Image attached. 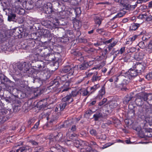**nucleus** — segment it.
Listing matches in <instances>:
<instances>
[{
    "label": "nucleus",
    "instance_id": "50",
    "mask_svg": "<svg viewBox=\"0 0 152 152\" xmlns=\"http://www.w3.org/2000/svg\"><path fill=\"white\" fill-rule=\"evenodd\" d=\"M90 134L93 136H96L97 135L96 131L95 129H92L90 131Z\"/></svg>",
    "mask_w": 152,
    "mask_h": 152
},
{
    "label": "nucleus",
    "instance_id": "31",
    "mask_svg": "<svg viewBox=\"0 0 152 152\" xmlns=\"http://www.w3.org/2000/svg\"><path fill=\"white\" fill-rule=\"evenodd\" d=\"M70 99H71L70 101L71 102H73V99L71 98V96L70 95V94L69 95H67L62 99L63 102H64L68 101Z\"/></svg>",
    "mask_w": 152,
    "mask_h": 152
},
{
    "label": "nucleus",
    "instance_id": "35",
    "mask_svg": "<svg viewBox=\"0 0 152 152\" xmlns=\"http://www.w3.org/2000/svg\"><path fill=\"white\" fill-rule=\"evenodd\" d=\"M42 94L41 91L40 89H36L34 92V98H36Z\"/></svg>",
    "mask_w": 152,
    "mask_h": 152
},
{
    "label": "nucleus",
    "instance_id": "17",
    "mask_svg": "<svg viewBox=\"0 0 152 152\" xmlns=\"http://www.w3.org/2000/svg\"><path fill=\"white\" fill-rule=\"evenodd\" d=\"M74 124L73 120H68L65 121L64 123V127L65 128L69 127V128Z\"/></svg>",
    "mask_w": 152,
    "mask_h": 152
},
{
    "label": "nucleus",
    "instance_id": "60",
    "mask_svg": "<svg viewBox=\"0 0 152 152\" xmlns=\"http://www.w3.org/2000/svg\"><path fill=\"white\" fill-rule=\"evenodd\" d=\"M137 37V35H135L133 36L132 37L129 38V40H130L131 41L133 42L135 40Z\"/></svg>",
    "mask_w": 152,
    "mask_h": 152
},
{
    "label": "nucleus",
    "instance_id": "16",
    "mask_svg": "<svg viewBox=\"0 0 152 152\" xmlns=\"http://www.w3.org/2000/svg\"><path fill=\"white\" fill-rule=\"evenodd\" d=\"M145 96V102H146L149 105H152V95L146 94Z\"/></svg>",
    "mask_w": 152,
    "mask_h": 152
},
{
    "label": "nucleus",
    "instance_id": "6",
    "mask_svg": "<svg viewBox=\"0 0 152 152\" xmlns=\"http://www.w3.org/2000/svg\"><path fill=\"white\" fill-rule=\"evenodd\" d=\"M30 63L26 62L20 63L18 65V68L22 72L25 73L30 66Z\"/></svg>",
    "mask_w": 152,
    "mask_h": 152
},
{
    "label": "nucleus",
    "instance_id": "11",
    "mask_svg": "<svg viewBox=\"0 0 152 152\" xmlns=\"http://www.w3.org/2000/svg\"><path fill=\"white\" fill-rule=\"evenodd\" d=\"M127 0H121L119 3L123 7V9L129 10L131 7V5L126 3Z\"/></svg>",
    "mask_w": 152,
    "mask_h": 152
},
{
    "label": "nucleus",
    "instance_id": "12",
    "mask_svg": "<svg viewBox=\"0 0 152 152\" xmlns=\"http://www.w3.org/2000/svg\"><path fill=\"white\" fill-rule=\"evenodd\" d=\"M46 101V100L45 99H43V101L42 100L39 101L37 104V107L39 108V109H44V108L48 105Z\"/></svg>",
    "mask_w": 152,
    "mask_h": 152
},
{
    "label": "nucleus",
    "instance_id": "53",
    "mask_svg": "<svg viewBox=\"0 0 152 152\" xmlns=\"http://www.w3.org/2000/svg\"><path fill=\"white\" fill-rule=\"evenodd\" d=\"M74 145L77 147H79L81 145L80 142L79 140H75L74 142Z\"/></svg>",
    "mask_w": 152,
    "mask_h": 152
},
{
    "label": "nucleus",
    "instance_id": "55",
    "mask_svg": "<svg viewBox=\"0 0 152 152\" xmlns=\"http://www.w3.org/2000/svg\"><path fill=\"white\" fill-rule=\"evenodd\" d=\"M112 123V122L110 121H108L107 122L105 123H103L102 124V127L104 128L105 126H106V125H109L111 124Z\"/></svg>",
    "mask_w": 152,
    "mask_h": 152
},
{
    "label": "nucleus",
    "instance_id": "40",
    "mask_svg": "<svg viewBox=\"0 0 152 152\" xmlns=\"http://www.w3.org/2000/svg\"><path fill=\"white\" fill-rule=\"evenodd\" d=\"M16 12L20 15H23L25 12V10L23 8H18L16 10Z\"/></svg>",
    "mask_w": 152,
    "mask_h": 152
},
{
    "label": "nucleus",
    "instance_id": "3",
    "mask_svg": "<svg viewBox=\"0 0 152 152\" xmlns=\"http://www.w3.org/2000/svg\"><path fill=\"white\" fill-rule=\"evenodd\" d=\"M74 68L73 65L72 64L65 66L60 70L61 74H66L68 75H65L64 76L66 77L68 76H71L74 72Z\"/></svg>",
    "mask_w": 152,
    "mask_h": 152
},
{
    "label": "nucleus",
    "instance_id": "29",
    "mask_svg": "<svg viewBox=\"0 0 152 152\" xmlns=\"http://www.w3.org/2000/svg\"><path fill=\"white\" fill-rule=\"evenodd\" d=\"M103 117L102 114L101 113H97L93 115V117L94 118L95 120L97 121L98 120L99 118Z\"/></svg>",
    "mask_w": 152,
    "mask_h": 152
},
{
    "label": "nucleus",
    "instance_id": "24",
    "mask_svg": "<svg viewBox=\"0 0 152 152\" xmlns=\"http://www.w3.org/2000/svg\"><path fill=\"white\" fill-rule=\"evenodd\" d=\"M16 15L12 13H10L8 15V20L9 21H13L15 19Z\"/></svg>",
    "mask_w": 152,
    "mask_h": 152
},
{
    "label": "nucleus",
    "instance_id": "38",
    "mask_svg": "<svg viewBox=\"0 0 152 152\" xmlns=\"http://www.w3.org/2000/svg\"><path fill=\"white\" fill-rule=\"evenodd\" d=\"M137 114L139 116H144V110L142 107H140L138 109V111L137 112Z\"/></svg>",
    "mask_w": 152,
    "mask_h": 152
},
{
    "label": "nucleus",
    "instance_id": "32",
    "mask_svg": "<svg viewBox=\"0 0 152 152\" xmlns=\"http://www.w3.org/2000/svg\"><path fill=\"white\" fill-rule=\"evenodd\" d=\"M126 13V12L122 11V12H119L118 14L117 15L115 16L113 18L112 20H114V19L117 18H120L122 17Z\"/></svg>",
    "mask_w": 152,
    "mask_h": 152
},
{
    "label": "nucleus",
    "instance_id": "57",
    "mask_svg": "<svg viewBox=\"0 0 152 152\" xmlns=\"http://www.w3.org/2000/svg\"><path fill=\"white\" fill-rule=\"evenodd\" d=\"M125 47H123L121 48L119 50H117V52H118V53H120L122 54L125 51Z\"/></svg>",
    "mask_w": 152,
    "mask_h": 152
},
{
    "label": "nucleus",
    "instance_id": "4",
    "mask_svg": "<svg viewBox=\"0 0 152 152\" xmlns=\"http://www.w3.org/2000/svg\"><path fill=\"white\" fill-rule=\"evenodd\" d=\"M52 34L50 33V31L47 29H45L43 32V37L47 39V40L44 42V45L50 44L52 38Z\"/></svg>",
    "mask_w": 152,
    "mask_h": 152
},
{
    "label": "nucleus",
    "instance_id": "2",
    "mask_svg": "<svg viewBox=\"0 0 152 152\" xmlns=\"http://www.w3.org/2000/svg\"><path fill=\"white\" fill-rule=\"evenodd\" d=\"M116 77V80H115V84L116 88L121 89L122 91H125L126 89L125 86V85L123 83H122L124 80V76L121 75H119Z\"/></svg>",
    "mask_w": 152,
    "mask_h": 152
},
{
    "label": "nucleus",
    "instance_id": "22",
    "mask_svg": "<svg viewBox=\"0 0 152 152\" xmlns=\"http://www.w3.org/2000/svg\"><path fill=\"white\" fill-rule=\"evenodd\" d=\"M77 95H81V91L79 90L78 91H73L70 94L71 96V98L72 97H75L77 96Z\"/></svg>",
    "mask_w": 152,
    "mask_h": 152
},
{
    "label": "nucleus",
    "instance_id": "61",
    "mask_svg": "<svg viewBox=\"0 0 152 152\" xmlns=\"http://www.w3.org/2000/svg\"><path fill=\"white\" fill-rule=\"evenodd\" d=\"M147 15L145 14H142V15H140L138 17L141 19H142L143 18H146Z\"/></svg>",
    "mask_w": 152,
    "mask_h": 152
},
{
    "label": "nucleus",
    "instance_id": "7",
    "mask_svg": "<svg viewBox=\"0 0 152 152\" xmlns=\"http://www.w3.org/2000/svg\"><path fill=\"white\" fill-rule=\"evenodd\" d=\"M50 48L48 47L47 48H44V55H47L48 56V60L50 61H56V58L55 57L54 55L53 54H50V51L49 50Z\"/></svg>",
    "mask_w": 152,
    "mask_h": 152
},
{
    "label": "nucleus",
    "instance_id": "33",
    "mask_svg": "<svg viewBox=\"0 0 152 152\" xmlns=\"http://www.w3.org/2000/svg\"><path fill=\"white\" fill-rule=\"evenodd\" d=\"M116 42H114L113 43H110L107 45V48L108 49L109 52H110L112 48L116 45Z\"/></svg>",
    "mask_w": 152,
    "mask_h": 152
},
{
    "label": "nucleus",
    "instance_id": "54",
    "mask_svg": "<svg viewBox=\"0 0 152 152\" xmlns=\"http://www.w3.org/2000/svg\"><path fill=\"white\" fill-rule=\"evenodd\" d=\"M62 135V133L61 132L58 133V135H57L56 136V139L59 140H61L60 139V138H61V137Z\"/></svg>",
    "mask_w": 152,
    "mask_h": 152
},
{
    "label": "nucleus",
    "instance_id": "28",
    "mask_svg": "<svg viewBox=\"0 0 152 152\" xmlns=\"http://www.w3.org/2000/svg\"><path fill=\"white\" fill-rule=\"evenodd\" d=\"M132 98V96L127 95L124 98V100L123 101L124 103L126 104H127Z\"/></svg>",
    "mask_w": 152,
    "mask_h": 152
},
{
    "label": "nucleus",
    "instance_id": "56",
    "mask_svg": "<svg viewBox=\"0 0 152 152\" xmlns=\"http://www.w3.org/2000/svg\"><path fill=\"white\" fill-rule=\"evenodd\" d=\"M145 78L148 80L152 79V77L151 73H149L145 76Z\"/></svg>",
    "mask_w": 152,
    "mask_h": 152
},
{
    "label": "nucleus",
    "instance_id": "14",
    "mask_svg": "<svg viewBox=\"0 0 152 152\" xmlns=\"http://www.w3.org/2000/svg\"><path fill=\"white\" fill-rule=\"evenodd\" d=\"M63 78H60L58 77L54 79V80L51 82V84H52L53 86H55L56 87H58L59 85L60 82L61 81H64L62 80Z\"/></svg>",
    "mask_w": 152,
    "mask_h": 152
},
{
    "label": "nucleus",
    "instance_id": "26",
    "mask_svg": "<svg viewBox=\"0 0 152 152\" xmlns=\"http://www.w3.org/2000/svg\"><path fill=\"white\" fill-rule=\"evenodd\" d=\"M46 100L47 101H49V104H50L56 102V98L55 96H53L50 98H47Z\"/></svg>",
    "mask_w": 152,
    "mask_h": 152
},
{
    "label": "nucleus",
    "instance_id": "58",
    "mask_svg": "<svg viewBox=\"0 0 152 152\" xmlns=\"http://www.w3.org/2000/svg\"><path fill=\"white\" fill-rule=\"evenodd\" d=\"M6 120L5 119V118L4 117L2 116H0V123H4L5 121H6Z\"/></svg>",
    "mask_w": 152,
    "mask_h": 152
},
{
    "label": "nucleus",
    "instance_id": "36",
    "mask_svg": "<svg viewBox=\"0 0 152 152\" xmlns=\"http://www.w3.org/2000/svg\"><path fill=\"white\" fill-rule=\"evenodd\" d=\"M67 104L66 102H64L60 103L59 104V107H60V110H63L65 108Z\"/></svg>",
    "mask_w": 152,
    "mask_h": 152
},
{
    "label": "nucleus",
    "instance_id": "23",
    "mask_svg": "<svg viewBox=\"0 0 152 152\" xmlns=\"http://www.w3.org/2000/svg\"><path fill=\"white\" fill-rule=\"evenodd\" d=\"M146 117H151V119H152V109L151 108H149L146 109Z\"/></svg>",
    "mask_w": 152,
    "mask_h": 152
},
{
    "label": "nucleus",
    "instance_id": "8",
    "mask_svg": "<svg viewBox=\"0 0 152 152\" xmlns=\"http://www.w3.org/2000/svg\"><path fill=\"white\" fill-rule=\"evenodd\" d=\"M133 67L131 68L127 72V74L129 75L128 76L129 79H133L137 75L138 72Z\"/></svg>",
    "mask_w": 152,
    "mask_h": 152
},
{
    "label": "nucleus",
    "instance_id": "64",
    "mask_svg": "<svg viewBox=\"0 0 152 152\" xmlns=\"http://www.w3.org/2000/svg\"><path fill=\"white\" fill-rule=\"evenodd\" d=\"M65 142L68 145L72 144V141L70 140H65Z\"/></svg>",
    "mask_w": 152,
    "mask_h": 152
},
{
    "label": "nucleus",
    "instance_id": "34",
    "mask_svg": "<svg viewBox=\"0 0 152 152\" xmlns=\"http://www.w3.org/2000/svg\"><path fill=\"white\" fill-rule=\"evenodd\" d=\"M95 22V23L98 25L99 26L101 24L102 19L100 17L96 16L94 18Z\"/></svg>",
    "mask_w": 152,
    "mask_h": 152
},
{
    "label": "nucleus",
    "instance_id": "62",
    "mask_svg": "<svg viewBox=\"0 0 152 152\" xmlns=\"http://www.w3.org/2000/svg\"><path fill=\"white\" fill-rule=\"evenodd\" d=\"M97 32L100 34H101L102 32L104 31V30L103 28L98 29L96 30Z\"/></svg>",
    "mask_w": 152,
    "mask_h": 152
},
{
    "label": "nucleus",
    "instance_id": "19",
    "mask_svg": "<svg viewBox=\"0 0 152 152\" xmlns=\"http://www.w3.org/2000/svg\"><path fill=\"white\" fill-rule=\"evenodd\" d=\"M105 88L104 86H103L101 89L99 91V93L97 96V98L100 99H102V96L105 94Z\"/></svg>",
    "mask_w": 152,
    "mask_h": 152
},
{
    "label": "nucleus",
    "instance_id": "18",
    "mask_svg": "<svg viewBox=\"0 0 152 152\" xmlns=\"http://www.w3.org/2000/svg\"><path fill=\"white\" fill-rule=\"evenodd\" d=\"M89 66V64L87 62L83 63L78 66V68L80 70L86 69Z\"/></svg>",
    "mask_w": 152,
    "mask_h": 152
},
{
    "label": "nucleus",
    "instance_id": "39",
    "mask_svg": "<svg viewBox=\"0 0 152 152\" xmlns=\"http://www.w3.org/2000/svg\"><path fill=\"white\" fill-rule=\"evenodd\" d=\"M24 151L26 152H31L32 151V148L29 146L25 145L23 146Z\"/></svg>",
    "mask_w": 152,
    "mask_h": 152
},
{
    "label": "nucleus",
    "instance_id": "37",
    "mask_svg": "<svg viewBox=\"0 0 152 152\" xmlns=\"http://www.w3.org/2000/svg\"><path fill=\"white\" fill-rule=\"evenodd\" d=\"M151 124L150 123L146 122V123H145L144 126H143V129H144L145 131L148 130L149 129H151L150 126H151Z\"/></svg>",
    "mask_w": 152,
    "mask_h": 152
},
{
    "label": "nucleus",
    "instance_id": "1",
    "mask_svg": "<svg viewBox=\"0 0 152 152\" xmlns=\"http://www.w3.org/2000/svg\"><path fill=\"white\" fill-rule=\"evenodd\" d=\"M48 62H44L42 61H37L36 62L33 66V68H31V64H30V66L28 69L26 73L29 74L31 75H33V77L34 79V81L36 80H42V78L40 77H39L38 76H35V73L34 72V70H37L39 72H43L45 71L47 69V65L48 64Z\"/></svg>",
    "mask_w": 152,
    "mask_h": 152
},
{
    "label": "nucleus",
    "instance_id": "13",
    "mask_svg": "<svg viewBox=\"0 0 152 152\" xmlns=\"http://www.w3.org/2000/svg\"><path fill=\"white\" fill-rule=\"evenodd\" d=\"M54 22L53 24L55 26V27L56 28H58L59 26H64L66 24V23L63 22L61 19H55L54 20Z\"/></svg>",
    "mask_w": 152,
    "mask_h": 152
},
{
    "label": "nucleus",
    "instance_id": "43",
    "mask_svg": "<svg viewBox=\"0 0 152 152\" xmlns=\"http://www.w3.org/2000/svg\"><path fill=\"white\" fill-rule=\"evenodd\" d=\"M50 22L49 21H43L42 22V24L46 27H48L49 26H50Z\"/></svg>",
    "mask_w": 152,
    "mask_h": 152
},
{
    "label": "nucleus",
    "instance_id": "27",
    "mask_svg": "<svg viewBox=\"0 0 152 152\" xmlns=\"http://www.w3.org/2000/svg\"><path fill=\"white\" fill-rule=\"evenodd\" d=\"M100 86L99 84H96L94 85L92 87L90 88L91 93L92 94L97 89L99 88Z\"/></svg>",
    "mask_w": 152,
    "mask_h": 152
},
{
    "label": "nucleus",
    "instance_id": "25",
    "mask_svg": "<svg viewBox=\"0 0 152 152\" xmlns=\"http://www.w3.org/2000/svg\"><path fill=\"white\" fill-rule=\"evenodd\" d=\"M140 26V24L137 23H133L131 25L130 28V30L131 31H134L137 28Z\"/></svg>",
    "mask_w": 152,
    "mask_h": 152
},
{
    "label": "nucleus",
    "instance_id": "9",
    "mask_svg": "<svg viewBox=\"0 0 152 152\" xmlns=\"http://www.w3.org/2000/svg\"><path fill=\"white\" fill-rule=\"evenodd\" d=\"M52 5L50 3H48L44 7V9L46 13L49 14L52 13V15H56V13L53 12L52 9Z\"/></svg>",
    "mask_w": 152,
    "mask_h": 152
},
{
    "label": "nucleus",
    "instance_id": "46",
    "mask_svg": "<svg viewBox=\"0 0 152 152\" xmlns=\"http://www.w3.org/2000/svg\"><path fill=\"white\" fill-rule=\"evenodd\" d=\"M70 131L72 132H76L77 130V127L76 125L73 124L70 128Z\"/></svg>",
    "mask_w": 152,
    "mask_h": 152
},
{
    "label": "nucleus",
    "instance_id": "20",
    "mask_svg": "<svg viewBox=\"0 0 152 152\" xmlns=\"http://www.w3.org/2000/svg\"><path fill=\"white\" fill-rule=\"evenodd\" d=\"M97 74L98 72H94V75L91 79V80L92 82H94L95 81L100 80V76H97Z\"/></svg>",
    "mask_w": 152,
    "mask_h": 152
},
{
    "label": "nucleus",
    "instance_id": "5",
    "mask_svg": "<svg viewBox=\"0 0 152 152\" xmlns=\"http://www.w3.org/2000/svg\"><path fill=\"white\" fill-rule=\"evenodd\" d=\"M146 94V93H142L139 94L137 96L135 100V102L137 105L141 106L143 104V102L145 101V96Z\"/></svg>",
    "mask_w": 152,
    "mask_h": 152
},
{
    "label": "nucleus",
    "instance_id": "30",
    "mask_svg": "<svg viewBox=\"0 0 152 152\" xmlns=\"http://www.w3.org/2000/svg\"><path fill=\"white\" fill-rule=\"evenodd\" d=\"M145 135L148 137H152V129H149L148 130L145 131Z\"/></svg>",
    "mask_w": 152,
    "mask_h": 152
},
{
    "label": "nucleus",
    "instance_id": "15",
    "mask_svg": "<svg viewBox=\"0 0 152 152\" xmlns=\"http://www.w3.org/2000/svg\"><path fill=\"white\" fill-rule=\"evenodd\" d=\"M70 82H66L64 86L61 87V90L59 91V92L62 93L65 91H67L69 89Z\"/></svg>",
    "mask_w": 152,
    "mask_h": 152
},
{
    "label": "nucleus",
    "instance_id": "45",
    "mask_svg": "<svg viewBox=\"0 0 152 152\" xmlns=\"http://www.w3.org/2000/svg\"><path fill=\"white\" fill-rule=\"evenodd\" d=\"M0 49L3 51L8 50V48L5 45H3L0 46Z\"/></svg>",
    "mask_w": 152,
    "mask_h": 152
},
{
    "label": "nucleus",
    "instance_id": "42",
    "mask_svg": "<svg viewBox=\"0 0 152 152\" xmlns=\"http://www.w3.org/2000/svg\"><path fill=\"white\" fill-rule=\"evenodd\" d=\"M138 45L140 48L142 49L145 48L146 46L145 42L143 41L140 42L138 44Z\"/></svg>",
    "mask_w": 152,
    "mask_h": 152
},
{
    "label": "nucleus",
    "instance_id": "59",
    "mask_svg": "<svg viewBox=\"0 0 152 152\" xmlns=\"http://www.w3.org/2000/svg\"><path fill=\"white\" fill-rule=\"evenodd\" d=\"M58 118L57 117H53L51 118L50 122V123H53L56 121Z\"/></svg>",
    "mask_w": 152,
    "mask_h": 152
},
{
    "label": "nucleus",
    "instance_id": "10",
    "mask_svg": "<svg viewBox=\"0 0 152 152\" xmlns=\"http://www.w3.org/2000/svg\"><path fill=\"white\" fill-rule=\"evenodd\" d=\"M134 69H136L138 73H141L144 71L145 67L141 63H137L133 66Z\"/></svg>",
    "mask_w": 152,
    "mask_h": 152
},
{
    "label": "nucleus",
    "instance_id": "47",
    "mask_svg": "<svg viewBox=\"0 0 152 152\" xmlns=\"http://www.w3.org/2000/svg\"><path fill=\"white\" fill-rule=\"evenodd\" d=\"M29 142L31 143V144L34 146L38 145L39 144V142L35 141L33 140H30Z\"/></svg>",
    "mask_w": 152,
    "mask_h": 152
},
{
    "label": "nucleus",
    "instance_id": "48",
    "mask_svg": "<svg viewBox=\"0 0 152 152\" xmlns=\"http://www.w3.org/2000/svg\"><path fill=\"white\" fill-rule=\"evenodd\" d=\"M75 12L76 15H77L81 13V11L80 8L79 7H76L75 9Z\"/></svg>",
    "mask_w": 152,
    "mask_h": 152
},
{
    "label": "nucleus",
    "instance_id": "51",
    "mask_svg": "<svg viewBox=\"0 0 152 152\" xmlns=\"http://www.w3.org/2000/svg\"><path fill=\"white\" fill-rule=\"evenodd\" d=\"M107 100V99H103L101 102H99V106H102L106 102Z\"/></svg>",
    "mask_w": 152,
    "mask_h": 152
},
{
    "label": "nucleus",
    "instance_id": "49",
    "mask_svg": "<svg viewBox=\"0 0 152 152\" xmlns=\"http://www.w3.org/2000/svg\"><path fill=\"white\" fill-rule=\"evenodd\" d=\"M105 56L106 55L104 54L103 52L102 51V56H99V58H98V59L99 60H102L103 59H105L107 58L106 56Z\"/></svg>",
    "mask_w": 152,
    "mask_h": 152
},
{
    "label": "nucleus",
    "instance_id": "52",
    "mask_svg": "<svg viewBox=\"0 0 152 152\" xmlns=\"http://www.w3.org/2000/svg\"><path fill=\"white\" fill-rule=\"evenodd\" d=\"M113 143H111L110 142L108 143H107L106 144L104 145H103V147H102V148L103 149L105 148L113 145Z\"/></svg>",
    "mask_w": 152,
    "mask_h": 152
},
{
    "label": "nucleus",
    "instance_id": "21",
    "mask_svg": "<svg viewBox=\"0 0 152 152\" xmlns=\"http://www.w3.org/2000/svg\"><path fill=\"white\" fill-rule=\"evenodd\" d=\"M79 90H80L81 94L82 93V95L83 96H88L91 94V91L89 92L86 89H80Z\"/></svg>",
    "mask_w": 152,
    "mask_h": 152
},
{
    "label": "nucleus",
    "instance_id": "44",
    "mask_svg": "<svg viewBox=\"0 0 152 152\" xmlns=\"http://www.w3.org/2000/svg\"><path fill=\"white\" fill-rule=\"evenodd\" d=\"M71 53L77 56H79L81 55V53L77 50H72L71 51Z\"/></svg>",
    "mask_w": 152,
    "mask_h": 152
},
{
    "label": "nucleus",
    "instance_id": "41",
    "mask_svg": "<svg viewBox=\"0 0 152 152\" xmlns=\"http://www.w3.org/2000/svg\"><path fill=\"white\" fill-rule=\"evenodd\" d=\"M144 55L142 54L141 53H139V56H136L135 57V58L138 61L142 59Z\"/></svg>",
    "mask_w": 152,
    "mask_h": 152
},
{
    "label": "nucleus",
    "instance_id": "63",
    "mask_svg": "<svg viewBox=\"0 0 152 152\" xmlns=\"http://www.w3.org/2000/svg\"><path fill=\"white\" fill-rule=\"evenodd\" d=\"M24 151L23 146L22 147L18 149H17L16 150V152H23Z\"/></svg>",
    "mask_w": 152,
    "mask_h": 152
}]
</instances>
